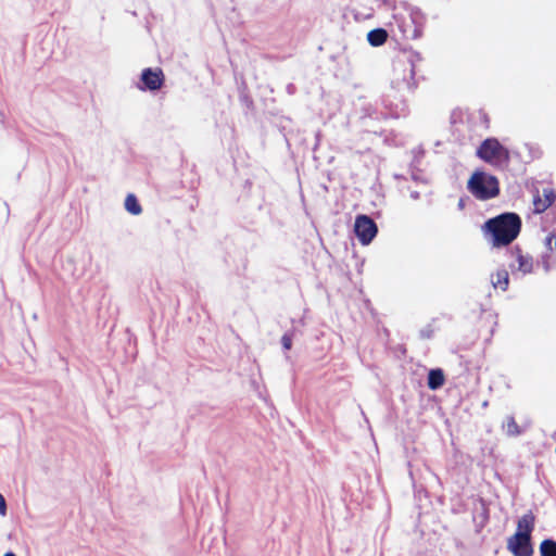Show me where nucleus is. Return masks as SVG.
I'll return each mask as SVG.
<instances>
[{"mask_svg":"<svg viewBox=\"0 0 556 556\" xmlns=\"http://www.w3.org/2000/svg\"><path fill=\"white\" fill-rule=\"evenodd\" d=\"M521 219L515 213H503L488 219L482 226L485 238L494 248L506 247L519 235Z\"/></svg>","mask_w":556,"mask_h":556,"instance_id":"1","label":"nucleus"},{"mask_svg":"<svg viewBox=\"0 0 556 556\" xmlns=\"http://www.w3.org/2000/svg\"><path fill=\"white\" fill-rule=\"evenodd\" d=\"M467 188L479 200H489L500 192L496 177L483 172H476L468 180Z\"/></svg>","mask_w":556,"mask_h":556,"instance_id":"2","label":"nucleus"},{"mask_svg":"<svg viewBox=\"0 0 556 556\" xmlns=\"http://www.w3.org/2000/svg\"><path fill=\"white\" fill-rule=\"evenodd\" d=\"M477 155L495 166L507 164L509 161L508 150L495 138L485 139L478 148Z\"/></svg>","mask_w":556,"mask_h":556,"instance_id":"3","label":"nucleus"},{"mask_svg":"<svg viewBox=\"0 0 556 556\" xmlns=\"http://www.w3.org/2000/svg\"><path fill=\"white\" fill-rule=\"evenodd\" d=\"M354 231L363 245L369 244L377 235V225L367 215H358L355 219Z\"/></svg>","mask_w":556,"mask_h":556,"instance_id":"4","label":"nucleus"},{"mask_svg":"<svg viewBox=\"0 0 556 556\" xmlns=\"http://www.w3.org/2000/svg\"><path fill=\"white\" fill-rule=\"evenodd\" d=\"M507 549L514 556H532L531 538L521 533H515L507 540Z\"/></svg>","mask_w":556,"mask_h":556,"instance_id":"5","label":"nucleus"},{"mask_svg":"<svg viewBox=\"0 0 556 556\" xmlns=\"http://www.w3.org/2000/svg\"><path fill=\"white\" fill-rule=\"evenodd\" d=\"M141 81L144 87H139L140 89H149L151 91H155L161 89L164 83V75L162 70L160 68H146L141 73Z\"/></svg>","mask_w":556,"mask_h":556,"instance_id":"6","label":"nucleus"},{"mask_svg":"<svg viewBox=\"0 0 556 556\" xmlns=\"http://www.w3.org/2000/svg\"><path fill=\"white\" fill-rule=\"evenodd\" d=\"M556 200V193L553 189H543V198L539 194L533 199V206L535 213H543L546 211Z\"/></svg>","mask_w":556,"mask_h":556,"instance_id":"7","label":"nucleus"},{"mask_svg":"<svg viewBox=\"0 0 556 556\" xmlns=\"http://www.w3.org/2000/svg\"><path fill=\"white\" fill-rule=\"evenodd\" d=\"M534 515L532 514V511H528L518 519L516 533H521L522 535L531 538V533L534 529Z\"/></svg>","mask_w":556,"mask_h":556,"instance_id":"8","label":"nucleus"},{"mask_svg":"<svg viewBox=\"0 0 556 556\" xmlns=\"http://www.w3.org/2000/svg\"><path fill=\"white\" fill-rule=\"evenodd\" d=\"M388 33L382 28L372 29L367 34V40L372 47H379L387 41Z\"/></svg>","mask_w":556,"mask_h":556,"instance_id":"9","label":"nucleus"},{"mask_svg":"<svg viewBox=\"0 0 556 556\" xmlns=\"http://www.w3.org/2000/svg\"><path fill=\"white\" fill-rule=\"evenodd\" d=\"M444 374L441 369H431L428 374V387L431 390H437L444 384Z\"/></svg>","mask_w":556,"mask_h":556,"instance_id":"10","label":"nucleus"},{"mask_svg":"<svg viewBox=\"0 0 556 556\" xmlns=\"http://www.w3.org/2000/svg\"><path fill=\"white\" fill-rule=\"evenodd\" d=\"M491 282L494 288H501L505 291L508 288L509 276L506 269H500L496 271L495 276L491 277Z\"/></svg>","mask_w":556,"mask_h":556,"instance_id":"11","label":"nucleus"},{"mask_svg":"<svg viewBox=\"0 0 556 556\" xmlns=\"http://www.w3.org/2000/svg\"><path fill=\"white\" fill-rule=\"evenodd\" d=\"M125 208L132 215H139L142 212L141 205L134 194H128L125 199Z\"/></svg>","mask_w":556,"mask_h":556,"instance_id":"12","label":"nucleus"},{"mask_svg":"<svg viewBox=\"0 0 556 556\" xmlns=\"http://www.w3.org/2000/svg\"><path fill=\"white\" fill-rule=\"evenodd\" d=\"M541 556H556V541L552 539L543 540L540 544Z\"/></svg>","mask_w":556,"mask_h":556,"instance_id":"13","label":"nucleus"},{"mask_svg":"<svg viewBox=\"0 0 556 556\" xmlns=\"http://www.w3.org/2000/svg\"><path fill=\"white\" fill-rule=\"evenodd\" d=\"M517 261H518V270L521 271L523 275L532 271L533 262L530 256H525L519 253L517 256Z\"/></svg>","mask_w":556,"mask_h":556,"instance_id":"14","label":"nucleus"},{"mask_svg":"<svg viewBox=\"0 0 556 556\" xmlns=\"http://www.w3.org/2000/svg\"><path fill=\"white\" fill-rule=\"evenodd\" d=\"M503 428L505 430V432L507 433V435H510V437H517L519 434H521V429L519 428V426L517 425V422L515 421V418L509 416L506 418V421L504 422L503 425Z\"/></svg>","mask_w":556,"mask_h":556,"instance_id":"15","label":"nucleus"},{"mask_svg":"<svg viewBox=\"0 0 556 556\" xmlns=\"http://www.w3.org/2000/svg\"><path fill=\"white\" fill-rule=\"evenodd\" d=\"M281 344L285 350H290L292 346V337L289 333H285L281 338Z\"/></svg>","mask_w":556,"mask_h":556,"instance_id":"16","label":"nucleus"},{"mask_svg":"<svg viewBox=\"0 0 556 556\" xmlns=\"http://www.w3.org/2000/svg\"><path fill=\"white\" fill-rule=\"evenodd\" d=\"M7 515V502L2 494H0V516L4 517Z\"/></svg>","mask_w":556,"mask_h":556,"instance_id":"17","label":"nucleus"},{"mask_svg":"<svg viewBox=\"0 0 556 556\" xmlns=\"http://www.w3.org/2000/svg\"><path fill=\"white\" fill-rule=\"evenodd\" d=\"M542 264L545 271H548L551 269V264L548 262V255L543 256Z\"/></svg>","mask_w":556,"mask_h":556,"instance_id":"18","label":"nucleus"},{"mask_svg":"<svg viewBox=\"0 0 556 556\" xmlns=\"http://www.w3.org/2000/svg\"><path fill=\"white\" fill-rule=\"evenodd\" d=\"M4 556H16L15 554H13L12 552H8L4 554Z\"/></svg>","mask_w":556,"mask_h":556,"instance_id":"19","label":"nucleus"},{"mask_svg":"<svg viewBox=\"0 0 556 556\" xmlns=\"http://www.w3.org/2000/svg\"><path fill=\"white\" fill-rule=\"evenodd\" d=\"M412 197H413L414 199H417V198H418V193H417V192H413V193H412Z\"/></svg>","mask_w":556,"mask_h":556,"instance_id":"20","label":"nucleus"},{"mask_svg":"<svg viewBox=\"0 0 556 556\" xmlns=\"http://www.w3.org/2000/svg\"><path fill=\"white\" fill-rule=\"evenodd\" d=\"M555 452H556V447H555Z\"/></svg>","mask_w":556,"mask_h":556,"instance_id":"21","label":"nucleus"}]
</instances>
